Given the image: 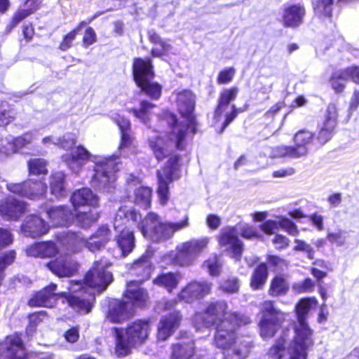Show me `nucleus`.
<instances>
[{
  "label": "nucleus",
  "mask_w": 359,
  "mask_h": 359,
  "mask_svg": "<svg viewBox=\"0 0 359 359\" xmlns=\"http://www.w3.org/2000/svg\"><path fill=\"white\" fill-rule=\"evenodd\" d=\"M196 103V96L189 90H184L177 95L178 110L184 119L178 123L174 114H170L168 123L172 125L170 135L164 137L156 136L149 139V147L158 161L170 155L175 149H182L184 147V138L187 131L190 129L196 133V118L193 114Z\"/></svg>",
  "instance_id": "f257e3e1"
},
{
  "label": "nucleus",
  "mask_w": 359,
  "mask_h": 359,
  "mask_svg": "<svg viewBox=\"0 0 359 359\" xmlns=\"http://www.w3.org/2000/svg\"><path fill=\"white\" fill-rule=\"evenodd\" d=\"M62 159L74 172H79L90 160L95 164L93 186L104 192H111L115 188V173L120 163L118 156H93L83 147L79 146L73 149L70 154L63 155Z\"/></svg>",
  "instance_id": "f03ea898"
},
{
  "label": "nucleus",
  "mask_w": 359,
  "mask_h": 359,
  "mask_svg": "<svg viewBox=\"0 0 359 359\" xmlns=\"http://www.w3.org/2000/svg\"><path fill=\"white\" fill-rule=\"evenodd\" d=\"M231 316L235 320H223L216 326L214 344L224 351V359H245L252 347V341L250 338L238 337L236 330L241 325L249 324L251 320L248 316L238 313L230 314Z\"/></svg>",
  "instance_id": "7ed1b4c3"
},
{
  "label": "nucleus",
  "mask_w": 359,
  "mask_h": 359,
  "mask_svg": "<svg viewBox=\"0 0 359 359\" xmlns=\"http://www.w3.org/2000/svg\"><path fill=\"white\" fill-rule=\"evenodd\" d=\"M315 297L302 299L296 305L297 322L294 324V336L286 351L290 359H306L308 351L313 346V330L309 327L306 319L311 310L317 306Z\"/></svg>",
  "instance_id": "20e7f679"
},
{
  "label": "nucleus",
  "mask_w": 359,
  "mask_h": 359,
  "mask_svg": "<svg viewBox=\"0 0 359 359\" xmlns=\"http://www.w3.org/2000/svg\"><path fill=\"white\" fill-rule=\"evenodd\" d=\"M151 330L149 320H135L125 329L113 328L116 353L120 357L129 354L133 348L143 344L147 340Z\"/></svg>",
  "instance_id": "39448f33"
},
{
  "label": "nucleus",
  "mask_w": 359,
  "mask_h": 359,
  "mask_svg": "<svg viewBox=\"0 0 359 359\" xmlns=\"http://www.w3.org/2000/svg\"><path fill=\"white\" fill-rule=\"evenodd\" d=\"M57 285L50 283L48 287L37 292L29 302L31 306L52 307L56 302V296L65 298L68 305L77 312L88 313L90 311L95 300L93 293H90L87 297L67 292L55 294Z\"/></svg>",
  "instance_id": "423d86ee"
},
{
  "label": "nucleus",
  "mask_w": 359,
  "mask_h": 359,
  "mask_svg": "<svg viewBox=\"0 0 359 359\" xmlns=\"http://www.w3.org/2000/svg\"><path fill=\"white\" fill-rule=\"evenodd\" d=\"M189 226V217L185 215L183 219L177 222H163L160 217L150 212L138 224L142 235L154 242L170 239L175 232L181 231Z\"/></svg>",
  "instance_id": "0eeeda50"
},
{
  "label": "nucleus",
  "mask_w": 359,
  "mask_h": 359,
  "mask_svg": "<svg viewBox=\"0 0 359 359\" xmlns=\"http://www.w3.org/2000/svg\"><path fill=\"white\" fill-rule=\"evenodd\" d=\"M142 216L133 209L121 208L114 218V226L119 235L116 237V244L121 251L122 256L128 255L134 248V236L130 228L137 224Z\"/></svg>",
  "instance_id": "6e6552de"
},
{
  "label": "nucleus",
  "mask_w": 359,
  "mask_h": 359,
  "mask_svg": "<svg viewBox=\"0 0 359 359\" xmlns=\"http://www.w3.org/2000/svg\"><path fill=\"white\" fill-rule=\"evenodd\" d=\"M238 233L247 239L257 236V232L253 226L239 224L234 227L222 229L218 239L220 246L224 248L230 257L236 261L241 260L243 251V244L238 238Z\"/></svg>",
  "instance_id": "1a4fd4ad"
},
{
  "label": "nucleus",
  "mask_w": 359,
  "mask_h": 359,
  "mask_svg": "<svg viewBox=\"0 0 359 359\" xmlns=\"http://www.w3.org/2000/svg\"><path fill=\"white\" fill-rule=\"evenodd\" d=\"M133 72L135 81L147 95L158 99L161 94V87L152 82L154 76L150 59L135 58L133 62Z\"/></svg>",
  "instance_id": "9d476101"
},
{
  "label": "nucleus",
  "mask_w": 359,
  "mask_h": 359,
  "mask_svg": "<svg viewBox=\"0 0 359 359\" xmlns=\"http://www.w3.org/2000/svg\"><path fill=\"white\" fill-rule=\"evenodd\" d=\"M260 312V335L264 339L272 338L282 327L287 314L276 308L272 301L264 302L261 305Z\"/></svg>",
  "instance_id": "9b49d317"
},
{
  "label": "nucleus",
  "mask_w": 359,
  "mask_h": 359,
  "mask_svg": "<svg viewBox=\"0 0 359 359\" xmlns=\"http://www.w3.org/2000/svg\"><path fill=\"white\" fill-rule=\"evenodd\" d=\"M313 140L311 131L303 129L297 131L293 137L294 146L280 145L271 149V158H299L307 156L309 145Z\"/></svg>",
  "instance_id": "f8f14e48"
},
{
  "label": "nucleus",
  "mask_w": 359,
  "mask_h": 359,
  "mask_svg": "<svg viewBox=\"0 0 359 359\" xmlns=\"http://www.w3.org/2000/svg\"><path fill=\"white\" fill-rule=\"evenodd\" d=\"M228 305L224 301L211 302L207 306L205 313H197L195 314L193 322L197 329L201 327H208L211 325L217 326L223 320L233 321V317H229L234 312H227Z\"/></svg>",
  "instance_id": "ddd939ff"
},
{
  "label": "nucleus",
  "mask_w": 359,
  "mask_h": 359,
  "mask_svg": "<svg viewBox=\"0 0 359 359\" xmlns=\"http://www.w3.org/2000/svg\"><path fill=\"white\" fill-rule=\"evenodd\" d=\"M110 266L111 263L105 259L95 262L92 268L86 273L83 284L98 292L106 290L113 280L112 273L107 271V268Z\"/></svg>",
  "instance_id": "4468645a"
},
{
  "label": "nucleus",
  "mask_w": 359,
  "mask_h": 359,
  "mask_svg": "<svg viewBox=\"0 0 359 359\" xmlns=\"http://www.w3.org/2000/svg\"><path fill=\"white\" fill-rule=\"evenodd\" d=\"M178 161L177 156H171L163 169L158 171L157 192L162 205H165L168 200V184L180 177Z\"/></svg>",
  "instance_id": "2eb2a0df"
},
{
  "label": "nucleus",
  "mask_w": 359,
  "mask_h": 359,
  "mask_svg": "<svg viewBox=\"0 0 359 359\" xmlns=\"http://www.w3.org/2000/svg\"><path fill=\"white\" fill-rule=\"evenodd\" d=\"M6 188L14 194L29 199L39 198L47 191V186L42 180H33L32 179L21 183H8L6 184Z\"/></svg>",
  "instance_id": "dca6fc26"
},
{
  "label": "nucleus",
  "mask_w": 359,
  "mask_h": 359,
  "mask_svg": "<svg viewBox=\"0 0 359 359\" xmlns=\"http://www.w3.org/2000/svg\"><path fill=\"white\" fill-rule=\"evenodd\" d=\"M212 283L208 281H191L182 288L177 297L181 301L192 303L210 293Z\"/></svg>",
  "instance_id": "f3484780"
},
{
  "label": "nucleus",
  "mask_w": 359,
  "mask_h": 359,
  "mask_svg": "<svg viewBox=\"0 0 359 359\" xmlns=\"http://www.w3.org/2000/svg\"><path fill=\"white\" fill-rule=\"evenodd\" d=\"M2 359H27V353L22 339L18 334L8 336L0 343Z\"/></svg>",
  "instance_id": "a211bd4d"
},
{
  "label": "nucleus",
  "mask_w": 359,
  "mask_h": 359,
  "mask_svg": "<svg viewBox=\"0 0 359 359\" xmlns=\"http://www.w3.org/2000/svg\"><path fill=\"white\" fill-rule=\"evenodd\" d=\"M26 211V203L13 196L0 200V215L6 220H18Z\"/></svg>",
  "instance_id": "6ab92c4d"
},
{
  "label": "nucleus",
  "mask_w": 359,
  "mask_h": 359,
  "mask_svg": "<svg viewBox=\"0 0 359 359\" xmlns=\"http://www.w3.org/2000/svg\"><path fill=\"white\" fill-rule=\"evenodd\" d=\"M306 10L304 6L290 4L285 6L281 15L280 22L287 28H297L304 22Z\"/></svg>",
  "instance_id": "aec40b11"
},
{
  "label": "nucleus",
  "mask_w": 359,
  "mask_h": 359,
  "mask_svg": "<svg viewBox=\"0 0 359 359\" xmlns=\"http://www.w3.org/2000/svg\"><path fill=\"white\" fill-rule=\"evenodd\" d=\"M133 313L131 303L116 299L110 303L106 318L111 323H120L130 318Z\"/></svg>",
  "instance_id": "412c9836"
},
{
  "label": "nucleus",
  "mask_w": 359,
  "mask_h": 359,
  "mask_svg": "<svg viewBox=\"0 0 359 359\" xmlns=\"http://www.w3.org/2000/svg\"><path fill=\"white\" fill-rule=\"evenodd\" d=\"M182 316L178 311H175L163 316L158 325L157 339L161 341L168 339L178 328Z\"/></svg>",
  "instance_id": "4be33fe9"
},
{
  "label": "nucleus",
  "mask_w": 359,
  "mask_h": 359,
  "mask_svg": "<svg viewBox=\"0 0 359 359\" xmlns=\"http://www.w3.org/2000/svg\"><path fill=\"white\" fill-rule=\"evenodd\" d=\"M49 226L40 217L30 215L26 217L21 226L22 233L27 237L36 238L46 234Z\"/></svg>",
  "instance_id": "5701e85b"
},
{
  "label": "nucleus",
  "mask_w": 359,
  "mask_h": 359,
  "mask_svg": "<svg viewBox=\"0 0 359 359\" xmlns=\"http://www.w3.org/2000/svg\"><path fill=\"white\" fill-rule=\"evenodd\" d=\"M337 110L334 104L327 107L325 119L317 136V140L321 144H325L332 137L334 130L337 126Z\"/></svg>",
  "instance_id": "b1692460"
},
{
  "label": "nucleus",
  "mask_w": 359,
  "mask_h": 359,
  "mask_svg": "<svg viewBox=\"0 0 359 359\" xmlns=\"http://www.w3.org/2000/svg\"><path fill=\"white\" fill-rule=\"evenodd\" d=\"M47 267L58 277L72 276L78 269L76 262L70 259L57 258L46 264Z\"/></svg>",
  "instance_id": "393cba45"
},
{
  "label": "nucleus",
  "mask_w": 359,
  "mask_h": 359,
  "mask_svg": "<svg viewBox=\"0 0 359 359\" xmlns=\"http://www.w3.org/2000/svg\"><path fill=\"white\" fill-rule=\"evenodd\" d=\"M70 201L72 205L76 209L82 206L95 207L98 205L99 198L91 189L82 188L74 191Z\"/></svg>",
  "instance_id": "a878e982"
},
{
  "label": "nucleus",
  "mask_w": 359,
  "mask_h": 359,
  "mask_svg": "<svg viewBox=\"0 0 359 359\" xmlns=\"http://www.w3.org/2000/svg\"><path fill=\"white\" fill-rule=\"evenodd\" d=\"M140 283L129 282L125 292V297L130 301L129 302L133 304V309L135 306L140 307L144 306L149 300L147 290L140 287Z\"/></svg>",
  "instance_id": "bb28decb"
},
{
  "label": "nucleus",
  "mask_w": 359,
  "mask_h": 359,
  "mask_svg": "<svg viewBox=\"0 0 359 359\" xmlns=\"http://www.w3.org/2000/svg\"><path fill=\"white\" fill-rule=\"evenodd\" d=\"M154 269V266L149 257L145 255L142 256L133 264L131 273L136 276L138 279L132 282L142 283L150 278Z\"/></svg>",
  "instance_id": "cd10ccee"
},
{
  "label": "nucleus",
  "mask_w": 359,
  "mask_h": 359,
  "mask_svg": "<svg viewBox=\"0 0 359 359\" xmlns=\"http://www.w3.org/2000/svg\"><path fill=\"white\" fill-rule=\"evenodd\" d=\"M169 257L172 259V262L179 266H187L192 265L196 259L191 253L190 250L184 243L177 245L176 252H171L169 255L165 257V259Z\"/></svg>",
  "instance_id": "c85d7f7f"
},
{
  "label": "nucleus",
  "mask_w": 359,
  "mask_h": 359,
  "mask_svg": "<svg viewBox=\"0 0 359 359\" xmlns=\"http://www.w3.org/2000/svg\"><path fill=\"white\" fill-rule=\"evenodd\" d=\"M47 214L53 225L56 226H65L73 219V214L67 207L58 206L50 208Z\"/></svg>",
  "instance_id": "c756f323"
},
{
  "label": "nucleus",
  "mask_w": 359,
  "mask_h": 359,
  "mask_svg": "<svg viewBox=\"0 0 359 359\" xmlns=\"http://www.w3.org/2000/svg\"><path fill=\"white\" fill-rule=\"evenodd\" d=\"M194 353V343L192 339L187 338L172 346L170 359H190Z\"/></svg>",
  "instance_id": "7c9ffc66"
},
{
  "label": "nucleus",
  "mask_w": 359,
  "mask_h": 359,
  "mask_svg": "<svg viewBox=\"0 0 359 359\" xmlns=\"http://www.w3.org/2000/svg\"><path fill=\"white\" fill-rule=\"evenodd\" d=\"M182 277L178 273H163L153 280V283L165 288L168 292H172L178 286Z\"/></svg>",
  "instance_id": "2f4dec72"
},
{
  "label": "nucleus",
  "mask_w": 359,
  "mask_h": 359,
  "mask_svg": "<svg viewBox=\"0 0 359 359\" xmlns=\"http://www.w3.org/2000/svg\"><path fill=\"white\" fill-rule=\"evenodd\" d=\"M50 189L52 194L60 198L66 194L65 175L62 172H55L50 177Z\"/></svg>",
  "instance_id": "473e14b6"
},
{
  "label": "nucleus",
  "mask_w": 359,
  "mask_h": 359,
  "mask_svg": "<svg viewBox=\"0 0 359 359\" xmlns=\"http://www.w3.org/2000/svg\"><path fill=\"white\" fill-rule=\"evenodd\" d=\"M62 244L71 252L80 251L85 247V239L74 232H67L62 236Z\"/></svg>",
  "instance_id": "72a5a7b5"
},
{
  "label": "nucleus",
  "mask_w": 359,
  "mask_h": 359,
  "mask_svg": "<svg viewBox=\"0 0 359 359\" xmlns=\"http://www.w3.org/2000/svg\"><path fill=\"white\" fill-rule=\"evenodd\" d=\"M149 41L156 46L151 49L153 57H161L167 54L171 50V45L163 41L161 37L154 32H149Z\"/></svg>",
  "instance_id": "f704fd0d"
},
{
  "label": "nucleus",
  "mask_w": 359,
  "mask_h": 359,
  "mask_svg": "<svg viewBox=\"0 0 359 359\" xmlns=\"http://www.w3.org/2000/svg\"><path fill=\"white\" fill-rule=\"evenodd\" d=\"M313 6L318 17L330 18L332 15L334 0H316Z\"/></svg>",
  "instance_id": "c9c22d12"
},
{
  "label": "nucleus",
  "mask_w": 359,
  "mask_h": 359,
  "mask_svg": "<svg viewBox=\"0 0 359 359\" xmlns=\"http://www.w3.org/2000/svg\"><path fill=\"white\" fill-rule=\"evenodd\" d=\"M238 93V88L237 87H232L231 88L224 90L220 94L215 114L221 115L224 111V108L226 107L231 101L236 99Z\"/></svg>",
  "instance_id": "e433bc0d"
},
{
  "label": "nucleus",
  "mask_w": 359,
  "mask_h": 359,
  "mask_svg": "<svg viewBox=\"0 0 359 359\" xmlns=\"http://www.w3.org/2000/svg\"><path fill=\"white\" fill-rule=\"evenodd\" d=\"M268 276V270L265 264H259L251 277L250 285L253 290H258L264 285Z\"/></svg>",
  "instance_id": "4c0bfd02"
},
{
  "label": "nucleus",
  "mask_w": 359,
  "mask_h": 359,
  "mask_svg": "<svg viewBox=\"0 0 359 359\" xmlns=\"http://www.w3.org/2000/svg\"><path fill=\"white\" fill-rule=\"evenodd\" d=\"M289 290V284L281 276H276L271 282L269 294L271 296L278 297L285 295Z\"/></svg>",
  "instance_id": "58836bf2"
},
{
  "label": "nucleus",
  "mask_w": 359,
  "mask_h": 359,
  "mask_svg": "<svg viewBox=\"0 0 359 359\" xmlns=\"http://www.w3.org/2000/svg\"><path fill=\"white\" fill-rule=\"evenodd\" d=\"M285 340L280 337L271 347L268 353V359H290L285 347Z\"/></svg>",
  "instance_id": "ea45409f"
},
{
  "label": "nucleus",
  "mask_w": 359,
  "mask_h": 359,
  "mask_svg": "<svg viewBox=\"0 0 359 359\" xmlns=\"http://www.w3.org/2000/svg\"><path fill=\"white\" fill-rule=\"evenodd\" d=\"M209 242L210 239L208 237H203L198 239H192L184 243L196 259V258L208 248Z\"/></svg>",
  "instance_id": "a19ab883"
},
{
  "label": "nucleus",
  "mask_w": 359,
  "mask_h": 359,
  "mask_svg": "<svg viewBox=\"0 0 359 359\" xmlns=\"http://www.w3.org/2000/svg\"><path fill=\"white\" fill-rule=\"evenodd\" d=\"M151 198V189L149 187H140L134 191L133 202L144 208L149 206Z\"/></svg>",
  "instance_id": "79ce46f5"
},
{
  "label": "nucleus",
  "mask_w": 359,
  "mask_h": 359,
  "mask_svg": "<svg viewBox=\"0 0 359 359\" xmlns=\"http://www.w3.org/2000/svg\"><path fill=\"white\" fill-rule=\"evenodd\" d=\"M29 175H46L48 173L47 161L43 158H31L27 162Z\"/></svg>",
  "instance_id": "37998d69"
},
{
  "label": "nucleus",
  "mask_w": 359,
  "mask_h": 359,
  "mask_svg": "<svg viewBox=\"0 0 359 359\" xmlns=\"http://www.w3.org/2000/svg\"><path fill=\"white\" fill-rule=\"evenodd\" d=\"M135 148V141L131 132L122 133L121 143L118 147L121 155L127 156L129 153H134Z\"/></svg>",
  "instance_id": "c03bdc74"
},
{
  "label": "nucleus",
  "mask_w": 359,
  "mask_h": 359,
  "mask_svg": "<svg viewBox=\"0 0 359 359\" xmlns=\"http://www.w3.org/2000/svg\"><path fill=\"white\" fill-rule=\"evenodd\" d=\"M39 8H35L32 5L27 4V0L25 1L24 8L18 10L13 15L11 22V29L15 27L20 22L30 15Z\"/></svg>",
  "instance_id": "a18cd8bd"
},
{
  "label": "nucleus",
  "mask_w": 359,
  "mask_h": 359,
  "mask_svg": "<svg viewBox=\"0 0 359 359\" xmlns=\"http://www.w3.org/2000/svg\"><path fill=\"white\" fill-rule=\"evenodd\" d=\"M154 107V104L147 101H142L140 103V110L131 109H130V112H132L135 116H136L143 123H147L149 120L150 110H151Z\"/></svg>",
  "instance_id": "49530a36"
},
{
  "label": "nucleus",
  "mask_w": 359,
  "mask_h": 359,
  "mask_svg": "<svg viewBox=\"0 0 359 359\" xmlns=\"http://www.w3.org/2000/svg\"><path fill=\"white\" fill-rule=\"evenodd\" d=\"M98 217L96 212H80L76 215V221L81 227L88 229L97 220Z\"/></svg>",
  "instance_id": "de8ad7c7"
},
{
  "label": "nucleus",
  "mask_w": 359,
  "mask_h": 359,
  "mask_svg": "<svg viewBox=\"0 0 359 359\" xmlns=\"http://www.w3.org/2000/svg\"><path fill=\"white\" fill-rule=\"evenodd\" d=\"M15 113L10 105L4 102L0 104V126L8 125L14 118Z\"/></svg>",
  "instance_id": "09e8293b"
},
{
  "label": "nucleus",
  "mask_w": 359,
  "mask_h": 359,
  "mask_svg": "<svg viewBox=\"0 0 359 359\" xmlns=\"http://www.w3.org/2000/svg\"><path fill=\"white\" fill-rule=\"evenodd\" d=\"M348 79L343 76V70L335 72L332 74L330 83L332 88L337 93L341 92L345 87V81Z\"/></svg>",
  "instance_id": "8fccbe9b"
},
{
  "label": "nucleus",
  "mask_w": 359,
  "mask_h": 359,
  "mask_svg": "<svg viewBox=\"0 0 359 359\" xmlns=\"http://www.w3.org/2000/svg\"><path fill=\"white\" fill-rule=\"evenodd\" d=\"M203 267L206 269L210 276H219L221 271L222 264L217 256L208 259L203 263Z\"/></svg>",
  "instance_id": "3c124183"
},
{
  "label": "nucleus",
  "mask_w": 359,
  "mask_h": 359,
  "mask_svg": "<svg viewBox=\"0 0 359 359\" xmlns=\"http://www.w3.org/2000/svg\"><path fill=\"white\" fill-rule=\"evenodd\" d=\"M33 140L34 135L32 133H26L21 136L15 137L13 140V151H17L19 149L27 147L32 142Z\"/></svg>",
  "instance_id": "603ef678"
},
{
  "label": "nucleus",
  "mask_w": 359,
  "mask_h": 359,
  "mask_svg": "<svg viewBox=\"0 0 359 359\" xmlns=\"http://www.w3.org/2000/svg\"><path fill=\"white\" fill-rule=\"evenodd\" d=\"M41 258L55 257L60 253L56 244L52 241L41 242Z\"/></svg>",
  "instance_id": "864d4df0"
},
{
  "label": "nucleus",
  "mask_w": 359,
  "mask_h": 359,
  "mask_svg": "<svg viewBox=\"0 0 359 359\" xmlns=\"http://www.w3.org/2000/svg\"><path fill=\"white\" fill-rule=\"evenodd\" d=\"M240 287L239 280L236 277L228 278L221 284L220 289L228 294L236 293Z\"/></svg>",
  "instance_id": "5fc2aeb1"
},
{
  "label": "nucleus",
  "mask_w": 359,
  "mask_h": 359,
  "mask_svg": "<svg viewBox=\"0 0 359 359\" xmlns=\"http://www.w3.org/2000/svg\"><path fill=\"white\" fill-rule=\"evenodd\" d=\"M15 255V252L13 250L0 254V280L4 277V269L14 262Z\"/></svg>",
  "instance_id": "6e6d98bb"
},
{
  "label": "nucleus",
  "mask_w": 359,
  "mask_h": 359,
  "mask_svg": "<svg viewBox=\"0 0 359 359\" xmlns=\"http://www.w3.org/2000/svg\"><path fill=\"white\" fill-rule=\"evenodd\" d=\"M314 286V282L308 278L302 282L294 283L292 285V290L297 293L311 292L313 290Z\"/></svg>",
  "instance_id": "4d7b16f0"
},
{
  "label": "nucleus",
  "mask_w": 359,
  "mask_h": 359,
  "mask_svg": "<svg viewBox=\"0 0 359 359\" xmlns=\"http://www.w3.org/2000/svg\"><path fill=\"white\" fill-rule=\"evenodd\" d=\"M93 235V238L102 242L105 246L112 236L110 229L107 226L100 227Z\"/></svg>",
  "instance_id": "13d9d810"
},
{
  "label": "nucleus",
  "mask_w": 359,
  "mask_h": 359,
  "mask_svg": "<svg viewBox=\"0 0 359 359\" xmlns=\"http://www.w3.org/2000/svg\"><path fill=\"white\" fill-rule=\"evenodd\" d=\"M53 144L60 146L63 149H67L75 144V140L71 134H66L62 137L55 139V141L53 142Z\"/></svg>",
  "instance_id": "bf43d9fd"
},
{
  "label": "nucleus",
  "mask_w": 359,
  "mask_h": 359,
  "mask_svg": "<svg viewBox=\"0 0 359 359\" xmlns=\"http://www.w3.org/2000/svg\"><path fill=\"white\" fill-rule=\"evenodd\" d=\"M236 70L233 67H229L222 70L217 76V81L219 84L228 83L233 78Z\"/></svg>",
  "instance_id": "052dcab7"
},
{
  "label": "nucleus",
  "mask_w": 359,
  "mask_h": 359,
  "mask_svg": "<svg viewBox=\"0 0 359 359\" xmlns=\"http://www.w3.org/2000/svg\"><path fill=\"white\" fill-rule=\"evenodd\" d=\"M280 227L287 231L290 235L297 236L299 230L296 224L287 218L280 219Z\"/></svg>",
  "instance_id": "680f3d73"
},
{
  "label": "nucleus",
  "mask_w": 359,
  "mask_h": 359,
  "mask_svg": "<svg viewBox=\"0 0 359 359\" xmlns=\"http://www.w3.org/2000/svg\"><path fill=\"white\" fill-rule=\"evenodd\" d=\"M327 239L331 243H335L338 246L343 245L346 242L344 232L341 230H338L335 232H328Z\"/></svg>",
  "instance_id": "e2e57ef3"
},
{
  "label": "nucleus",
  "mask_w": 359,
  "mask_h": 359,
  "mask_svg": "<svg viewBox=\"0 0 359 359\" xmlns=\"http://www.w3.org/2000/svg\"><path fill=\"white\" fill-rule=\"evenodd\" d=\"M294 243L296 245L294 247V250L304 252L309 259L313 258L314 251L311 245L299 239H295Z\"/></svg>",
  "instance_id": "0e129e2a"
},
{
  "label": "nucleus",
  "mask_w": 359,
  "mask_h": 359,
  "mask_svg": "<svg viewBox=\"0 0 359 359\" xmlns=\"http://www.w3.org/2000/svg\"><path fill=\"white\" fill-rule=\"evenodd\" d=\"M342 70L343 76L348 80L351 79L353 82L359 83V67L351 66Z\"/></svg>",
  "instance_id": "69168bd1"
},
{
  "label": "nucleus",
  "mask_w": 359,
  "mask_h": 359,
  "mask_svg": "<svg viewBox=\"0 0 359 359\" xmlns=\"http://www.w3.org/2000/svg\"><path fill=\"white\" fill-rule=\"evenodd\" d=\"M85 247L90 252H95L101 250L105 245L102 242L93 238V235L92 234L88 239H85Z\"/></svg>",
  "instance_id": "338daca9"
},
{
  "label": "nucleus",
  "mask_w": 359,
  "mask_h": 359,
  "mask_svg": "<svg viewBox=\"0 0 359 359\" xmlns=\"http://www.w3.org/2000/svg\"><path fill=\"white\" fill-rule=\"evenodd\" d=\"M113 119L118 126L121 134L124 132H131L130 123L128 119L121 116L119 114H115L114 116H113Z\"/></svg>",
  "instance_id": "774afa93"
}]
</instances>
